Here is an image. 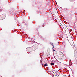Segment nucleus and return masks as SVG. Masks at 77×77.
<instances>
[{"label":"nucleus","instance_id":"nucleus-2","mask_svg":"<svg viewBox=\"0 0 77 77\" xmlns=\"http://www.w3.org/2000/svg\"><path fill=\"white\" fill-rule=\"evenodd\" d=\"M51 65H54V63H51Z\"/></svg>","mask_w":77,"mask_h":77},{"label":"nucleus","instance_id":"nucleus-6","mask_svg":"<svg viewBox=\"0 0 77 77\" xmlns=\"http://www.w3.org/2000/svg\"><path fill=\"white\" fill-rule=\"evenodd\" d=\"M56 4H57V3H56Z\"/></svg>","mask_w":77,"mask_h":77},{"label":"nucleus","instance_id":"nucleus-3","mask_svg":"<svg viewBox=\"0 0 77 77\" xmlns=\"http://www.w3.org/2000/svg\"><path fill=\"white\" fill-rule=\"evenodd\" d=\"M50 44L52 45L53 46H54V45L53 44V43H50Z\"/></svg>","mask_w":77,"mask_h":77},{"label":"nucleus","instance_id":"nucleus-5","mask_svg":"<svg viewBox=\"0 0 77 77\" xmlns=\"http://www.w3.org/2000/svg\"><path fill=\"white\" fill-rule=\"evenodd\" d=\"M57 77H59V75H57Z\"/></svg>","mask_w":77,"mask_h":77},{"label":"nucleus","instance_id":"nucleus-1","mask_svg":"<svg viewBox=\"0 0 77 77\" xmlns=\"http://www.w3.org/2000/svg\"><path fill=\"white\" fill-rule=\"evenodd\" d=\"M43 66H48V64L47 63H46L45 64H43Z\"/></svg>","mask_w":77,"mask_h":77},{"label":"nucleus","instance_id":"nucleus-4","mask_svg":"<svg viewBox=\"0 0 77 77\" xmlns=\"http://www.w3.org/2000/svg\"><path fill=\"white\" fill-rule=\"evenodd\" d=\"M25 12V10H24L23 12Z\"/></svg>","mask_w":77,"mask_h":77}]
</instances>
